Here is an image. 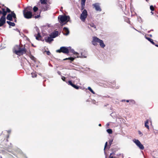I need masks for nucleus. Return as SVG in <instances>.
I'll use <instances>...</instances> for the list:
<instances>
[{
	"mask_svg": "<svg viewBox=\"0 0 158 158\" xmlns=\"http://www.w3.org/2000/svg\"><path fill=\"white\" fill-rule=\"evenodd\" d=\"M70 19L69 15H60L58 17V20L62 26L68 22H70Z\"/></svg>",
	"mask_w": 158,
	"mask_h": 158,
	"instance_id": "1",
	"label": "nucleus"
},
{
	"mask_svg": "<svg viewBox=\"0 0 158 158\" xmlns=\"http://www.w3.org/2000/svg\"><path fill=\"white\" fill-rule=\"evenodd\" d=\"M2 143H4L3 144V147L4 148L6 149L8 152L13 154L15 156H16L13 153L12 151H9V149H11L13 147L12 144L11 143H9L7 139H4L2 142Z\"/></svg>",
	"mask_w": 158,
	"mask_h": 158,
	"instance_id": "2",
	"label": "nucleus"
},
{
	"mask_svg": "<svg viewBox=\"0 0 158 158\" xmlns=\"http://www.w3.org/2000/svg\"><path fill=\"white\" fill-rule=\"evenodd\" d=\"M14 52L17 55H23L26 53V50L24 48H21L19 46L16 45L14 48Z\"/></svg>",
	"mask_w": 158,
	"mask_h": 158,
	"instance_id": "3",
	"label": "nucleus"
},
{
	"mask_svg": "<svg viewBox=\"0 0 158 158\" xmlns=\"http://www.w3.org/2000/svg\"><path fill=\"white\" fill-rule=\"evenodd\" d=\"M56 52L58 53L62 52L67 54L69 53V50L68 47L62 46L61 47L60 49L56 50Z\"/></svg>",
	"mask_w": 158,
	"mask_h": 158,
	"instance_id": "4",
	"label": "nucleus"
},
{
	"mask_svg": "<svg viewBox=\"0 0 158 158\" xmlns=\"http://www.w3.org/2000/svg\"><path fill=\"white\" fill-rule=\"evenodd\" d=\"M88 15L87 11L86 9H84L82 11L80 16V19L83 22H84Z\"/></svg>",
	"mask_w": 158,
	"mask_h": 158,
	"instance_id": "5",
	"label": "nucleus"
},
{
	"mask_svg": "<svg viewBox=\"0 0 158 158\" xmlns=\"http://www.w3.org/2000/svg\"><path fill=\"white\" fill-rule=\"evenodd\" d=\"M23 14L24 17L27 19L31 18L32 16V12L28 10H23Z\"/></svg>",
	"mask_w": 158,
	"mask_h": 158,
	"instance_id": "6",
	"label": "nucleus"
},
{
	"mask_svg": "<svg viewBox=\"0 0 158 158\" xmlns=\"http://www.w3.org/2000/svg\"><path fill=\"white\" fill-rule=\"evenodd\" d=\"M133 141L140 150H143L144 149V147L143 145L141 144L138 139H133Z\"/></svg>",
	"mask_w": 158,
	"mask_h": 158,
	"instance_id": "7",
	"label": "nucleus"
},
{
	"mask_svg": "<svg viewBox=\"0 0 158 158\" xmlns=\"http://www.w3.org/2000/svg\"><path fill=\"white\" fill-rule=\"evenodd\" d=\"M15 14L14 11H11V13L7 15L6 16V19L10 21H13V18H15Z\"/></svg>",
	"mask_w": 158,
	"mask_h": 158,
	"instance_id": "8",
	"label": "nucleus"
},
{
	"mask_svg": "<svg viewBox=\"0 0 158 158\" xmlns=\"http://www.w3.org/2000/svg\"><path fill=\"white\" fill-rule=\"evenodd\" d=\"M100 4L99 3H96L93 4L94 7L97 11H101L102 9L100 6Z\"/></svg>",
	"mask_w": 158,
	"mask_h": 158,
	"instance_id": "9",
	"label": "nucleus"
},
{
	"mask_svg": "<svg viewBox=\"0 0 158 158\" xmlns=\"http://www.w3.org/2000/svg\"><path fill=\"white\" fill-rule=\"evenodd\" d=\"M87 53L85 52H81L80 54L79 53L77 56V58H86L87 56Z\"/></svg>",
	"mask_w": 158,
	"mask_h": 158,
	"instance_id": "10",
	"label": "nucleus"
},
{
	"mask_svg": "<svg viewBox=\"0 0 158 158\" xmlns=\"http://www.w3.org/2000/svg\"><path fill=\"white\" fill-rule=\"evenodd\" d=\"M44 40L46 42L50 44L54 40L53 39L51 36L49 35V36L46 37L44 38Z\"/></svg>",
	"mask_w": 158,
	"mask_h": 158,
	"instance_id": "11",
	"label": "nucleus"
},
{
	"mask_svg": "<svg viewBox=\"0 0 158 158\" xmlns=\"http://www.w3.org/2000/svg\"><path fill=\"white\" fill-rule=\"evenodd\" d=\"M58 31H55L53 32H52L49 35L51 36L52 38L53 39L58 36Z\"/></svg>",
	"mask_w": 158,
	"mask_h": 158,
	"instance_id": "12",
	"label": "nucleus"
},
{
	"mask_svg": "<svg viewBox=\"0 0 158 158\" xmlns=\"http://www.w3.org/2000/svg\"><path fill=\"white\" fill-rule=\"evenodd\" d=\"M98 38L96 36L93 37V40L92 41V44L94 46H96L97 45V43H98Z\"/></svg>",
	"mask_w": 158,
	"mask_h": 158,
	"instance_id": "13",
	"label": "nucleus"
},
{
	"mask_svg": "<svg viewBox=\"0 0 158 158\" xmlns=\"http://www.w3.org/2000/svg\"><path fill=\"white\" fill-rule=\"evenodd\" d=\"M68 84L69 85H71L75 89H79V86L77 85L74 84H73L72 81L69 80L68 82Z\"/></svg>",
	"mask_w": 158,
	"mask_h": 158,
	"instance_id": "14",
	"label": "nucleus"
},
{
	"mask_svg": "<svg viewBox=\"0 0 158 158\" xmlns=\"http://www.w3.org/2000/svg\"><path fill=\"white\" fill-rule=\"evenodd\" d=\"M63 34L65 35H68L69 33V29L67 27H64L63 28Z\"/></svg>",
	"mask_w": 158,
	"mask_h": 158,
	"instance_id": "15",
	"label": "nucleus"
},
{
	"mask_svg": "<svg viewBox=\"0 0 158 158\" xmlns=\"http://www.w3.org/2000/svg\"><path fill=\"white\" fill-rule=\"evenodd\" d=\"M2 11H1V14H2L3 15L1 17V18L6 19V15L7 13L6 11L5 10V9L4 8H2Z\"/></svg>",
	"mask_w": 158,
	"mask_h": 158,
	"instance_id": "16",
	"label": "nucleus"
},
{
	"mask_svg": "<svg viewBox=\"0 0 158 158\" xmlns=\"http://www.w3.org/2000/svg\"><path fill=\"white\" fill-rule=\"evenodd\" d=\"M6 22V19L1 18H0V27L3 26Z\"/></svg>",
	"mask_w": 158,
	"mask_h": 158,
	"instance_id": "17",
	"label": "nucleus"
},
{
	"mask_svg": "<svg viewBox=\"0 0 158 158\" xmlns=\"http://www.w3.org/2000/svg\"><path fill=\"white\" fill-rule=\"evenodd\" d=\"M98 43H99L100 47L102 48H104L105 46V45L104 44L103 40L100 39L98 38Z\"/></svg>",
	"mask_w": 158,
	"mask_h": 158,
	"instance_id": "18",
	"label": "nucleus"
},
{
	"mask_svg": "<svg viewBox=\"0 0 158 158\" xmlns=\"http://www.w3.org/2000/svg\"><path fill=\"white\" fill-rule=\"evenodd\" d=\"M68 48H69V51L72 53H73V54L77 56V54H78V53L77 52H76L74 51V50L73 49L71 48V47H69Z\"/></svg>",
	"mask_w": 158,
	"mask_h": 158,
	"instance_id": "19",
	"label": "nucleus"
},
{
	"mask_svg": "<svg viewBox=\"0 0 158 158\" xmlns=\"http://www.w3.org/2000/svg\"><path fill=\"white\" fill-rule=\"evenodd\" d=\"M115 156L116 158H123V154L121 153L116 154Z\"/></svg>",
	"mask_w": 158,
	"mask_h": 158,
	"instance_id": "20",
	"label": "nucleus"
},
{
	"mask_svg": "<svg viewBox=\"0 0 158 158\" xmlns=\"http://www.w3.org/2000/svg\"><path fill=\"white\" fill-rule=\"evenodd\" d=\"M145 37L146 39L147 40H148L149 41H150L152 44L153 45H155V43L153 42V41L152 39L147 37L146 36H145Z\"/></svg>",
	"mask_w": 158,
	"mask_h": 158,
	"instance_id": "21",
	"label": "nucleus"
},
{
	"mask_svg": "<svg viewBox=\"0 0 158 158\" xmlns=\"http://www.w3.org/2000/svg\"><path fill=\"white\" fill-rule=\"evenodd\" d=\"M75 58H76L75 57L74 58V57H69L68 58H66L64 59L63 60H70L71 61H72L75 59Z\"/></svg>",
	"mask_w": 158,
	"mask_h": 158,
	"instance_id": "22",
	"label": "nucleus"
},
{
	"mask_svg": "<svg viewBox=\"0 0 158 158\" xmlns=\"http://www.w3.org/2000/svg\"><path fill=\"white\" fill-rule=\"evenodd\" d=\"M148 120H147L145 122V127H146L147 128L149 129V127L148 125Z\"/></svg>",
	"mask_w": 158,
	"mask_h": 158,
	"instance_id": "23",
	"label": "nucleus"
},
{
	"mask_svg": "<svg viewBox=\"0 0 158 158\" xmlns=\"http://www.w3.org/2000/svg\"><path fill=\"white\" fill-rule=\"evenodd\" d=\"M91 27H93L94 29L96 28V27L94 24L93 23H91L89 24Z\"/></svg>",
	"mask_w": 158,
	"mask_h": 158,
	"instance_id": "24",
	"label": "nucleus"
},
{
	"mask_svg": "<svg viewBox=\"0 0 158 158\" xmlns=\"http://www.w3.org/2000/svg\"><path fill=\"white\" fill-rule=\"evenodd\" d=\"M41 36L40 32H38L37 33V36H35V38L37 40H39V38H41Z\"/></svg>",
	"mask_w": 158,
	"mask_h": 158,
	"instance_id": "25",
	"label": "nucleus"
},
{
	"mask_svg": "<svg viewBox=\"0 0 158 158\" xmlns=\"http://www.w3.org/2000/svg\"><path fill=\"white\" fill-rule=\"evenodd\" d=\"M24 10H28L29 11H31L32 10V7L31 6H28Z\"/></svg>",
	"mask_w": 158,
	"mask_h": 158,
	"instance_id": "26",
	"label": "nucleus"
},
{
	"mask_svg": "<svg viewBox=\"0 0 158 158\" xmlns=\"http://www.w3.org/2000/svg\"><path fill=\"white\" fill-rule=\"evenodd\" d=\"M88 89L93 94H95V92L90 87H88Z\"/></svg>",
	"mask_w": 158,
	"mask_h": 158,
	"instance_id": "27",
	"label": "nucleus"
},
{
	"mask_svg": "<svg viewBox=\"0 0 158 158\" xmlns=\"http://www.w3.org/2000/svg\"><path fill=\"white\" fill-rule=\"evenodd\" d=\"M135 104V101L133 99L130 100L129 104L130 105H133Z\"/></svg>",
	"mask_w": 158,
	"mask_h": 158,
	"instance_id": "28",
	"label": "nucleus"
},
{
	"mask_svg": "<svg viewBox=\"0 0 158 158\" xmlns=\"http://www.w3.org/2000/svg\"><path fill=\"white\" fill-rule=\"evenodd\" d=\"M47 0H40V2L42 4H46Z\"/></svg>",
	"mask_w": 158,
	"mask_h": 158,
	"instance_id": "29",
	"label": "nucleus"
},
{
	"mask_svg": "<svg viewBox=\"0 0 158 158\" xmlns=\"http://www.w3.org/2000/svg\"><path fill=\"white\" fill-rule=\"evenodd\" d=\"M107 132L109 134H111L112 133V131L111 129H108L106 130Z\"/></svg>",
	"mask_w": 158,
	"mask_h": 158,
	"instance_id": "30",
	"label": "nucleus"
},
{
	"mask_svg": "<svg viewBox=\"0 0 158 158\" xmlns=\"http://www.w3.org/2000/svg\"><path fill=\"white\" fill-rule=\"evenodd\" d=\"M107 145H108V143L107 142H106L105 143L104 149V154L105 155H106V151H105V149L106 148V147L107 146Z\"/></svg>",
	"mask_w": 158,
	"mask_h": 158,
	"instance_id": "31",
	"label": "nucleus"
},
{
	"mask_svg": "<svg viewBox=\"0 0 158 158\" xmlns=\"http://www.w3.org/2000/svg\"><path fill=\"white\" fill-rule=\"evenodd\" d=\"M38 10V8L35 6H34L33 8V10L34 12H36Z\"/></svg>",
	"mask_w": 158,
	"mask_h": 158,
	"instance_id": "32",
	"label": "nucleus"
},
{
	"mask_svg": "<svg viewBox=\"0 0 158 158\" xmlns=\"http://www.w3.org/2000/svg\"><path fill=\"white\" fill-rule=\"evenodd\" d=\"M15 26V23H14L13 22H11L10 23V24L9 25V27L10 28L11 27L10 26L14 27Z\"/></svg>",
	"mask_w": 158,
	"mask_h": 158,
	"instance_id": "33",
	"label": "nucleus"
},
{
	"mask_svg": "<svg viewBox=\"0 0 158 158\" xmlns=\"http://www.w3.org/2000/svg\"><path fill=\"white\" fill-rule=\"evenodd\" d=\"M45 7L44 8V10L43 11H46L47 10L48 8V5L47 4H45Z\"/></svg>",
	"mask_w": 158,
	"mask_h": 158,
	"instance_id": "34",
	"label": "nucleus"
},
{
	"mask_svg": "<svg viewBox=\"0 0 158 158\" xmlns=\"http://www.w3.org/2000/svg\"><path fill=\"white\" fill-rule=\"evenodd\" d=\"M85 3H84V4H83L82 2H81V10H84V9L85 8Z\"/></svg>",
	"mask_w": 158,
	"mask_h": 158,
	"instance_id": "35",
	"label": "nucleus"
},
{
	"mask_svg": "<svg viewBox=\"0 0 158 158\" xmlns=\"http://www.w3.org/2000/svg\"><path fill=\"white\" fill-rule=\"evenodd\" d=\"M111 149L112 151H114L115 152H116L118 151V148H112Z\"/></svg>",
	"mask_w": 158,
	"mask_h": 158,
	"instance_id": "36",
	"label": "nucleus"
},
{
	"mask_svg": "<svg viewBox=\"0 0 158 158\" xmlns=\"http://www.w3.org/2000/svg\"><path fill=\"white\" fill-rule=\"evenodd\" d=\"M61 79L63 81L66 82V83L68 84V82L66 81V77H65L61 76Z\"/></svg>",
	"mask_w": 158,
	"mask_h": 158,
	"instance_id": "37",
	"label": "nucleus"
},
{
	"mask_svg": "<svg viewBox=\"0 0 158 158\" xmlns=\"http://www.w3.org/2000/svg\"><path fill=\"white\" fill-rule=\"evenodd\" d=\"M150 8L152 11H153L154 10V8L152 5H151L150 6Z\"/></svg>",
	"mask_w": 158,
	"mask_h": 158,
	"instance_id": "38",
	"label": "nucleus"
},
{
	"mask_svg": "<svg viewBox=\"0 0 158 158\" xmlns=\"http://www.w3.org/2000/svg\"><path fill=\"white\" fill-rule=\"evenodd\" d=\"M31 76H32V77H36V76H37V75L35 73H31Z\"/></svg>",
	"mask_w": 158,
	"mask_h": 158,
	"instance_id": "39",
	"label": "nucleus"
},
{
	"mask_svg": "<svg viewBox=\"0 0 158 158\" xmlns=\"http://www.w3.org/2000/svg\"><path fill=\"white\" fill-rule=\"evenodd\" d=\"M115 153H116V152H114L112 151V152L110 153L109 156H113V155H115L116 156V154H115Z\"/></svg>",
	"mask_w": 158,
	"mask_h": 158,
	"instance_id": "40",
	"label": "nucleus"
},
{
	"mask_svg": "<svg viewBox=\"0 0 158 158\" xmlns=\"http://www.w3.org/2000/svg\"><path fill=\"white\" fill-rule=\"evenodd\" d=\"M6 13H10V12H11V11L10 10L8 7H6Z\"/></svg>",
	"mask_w": 158,
	"mask_h": 158,
	"instance_id": "41",
	"label": "nucleus"
},
{
	"mask_svg": "<svg viewBox=\"0 0 158 158\" xmlns=\"http://www.w3.org/2000/svg\"><path fill=\"white\" fill-rule=\"evenodd\" d=\"M138 133L140 135V136H143V134L140 131H138Z\"/></svg>",
	"mask_w": 158,
	"mask_h": 158,
	"instance_id": "42",
	"label": "nucleus"
},
{
	"mask_svg": "<svg viewBox=\"0 0 158 158\" xmlns=\"http://www.w3.org/2000/svg\"><path fill=\"white\" fill-rule=\"evenodd\" d=\"M113 142V140H109V144L110 145V146H111L112 143V142Z\"/></svg>",
	"mask_w": 158,
	"mask_h": 158,
	"instance_id": "43",
	"label": "nucleus"
},
{
	"mask_svg": "<svg viewBox=\"0 0 158 158\" xmlns=\"http://www.w3.org/2000/svg\"><path fill=\"white\" fill-rule=\"evenodd\" d=\"M45 52H46L47 53V55H50V54H51V53L50 52H49V51H45Z\"/></svg>",
	"mask_w": 158,
	"mask_h": 158,
	"instance_id": "44",
	"label": "nucleus"
},
{
	"mask_svg": "<svg viewBox=\"0 0 158 158\" xmlns=\"http://www.w3.org/2000/svg\"><path fill=\"white\" fill-rule=\"evenodd\" d=\"M31 60H34L35 59V58L33 56H32L31 57Z\"/></svg>",
	"mask_w": 158,
	"mask_h": 158,
	"instance_id": "45",
	"label": "nucleus"
},
{
	"mask_svg": "<svg viewBox=\"0 0 158 158\" xmlns=\"http://www.w3.org/2000/svg\"><path fill=\"white\" fill-rule=\"evenodd\" d=\"M40 16V15H37L36 16H35V19H37V18H39Z\"/></svg>",
	"mask_w": 158,
	"mask_h": 158,
	"instance_id": "46",
	"label": "nucleus"
},
{
	"mask_svg": "<svg viewBox=\"0 0 158 158\" xmlns=\"http://www.w3.org/2000/svg\"><path fill=\"white\" fill-rule=\"evenodd\" d=\"M14 30L16 31H17V32H18L19 33H20V31L17 28H16L15 29H14Z\"/></svg>",
	"mask_w": 158,
	"mask_h": 158,
	"instance_id": "47",
	"label": "nucleus"
},
{
	"mask_svg": "<svg viewBox=\"0 0 158 158\" xmlns=\"http://www.w3.org/2000/svg\"><path fill=\"white\" fill-rule=\"evenodd\" d=\"M14 19V21L16 23L17 22V18L16 15H15V18H13Z\"/></svg>",
	"mask_w": 158,
	"mask_h": 158,
	"instance_id": "48",
	"label": "nucleus"
},
{
	"mask_svg": "<svg viewBox=\"0 0 158 158\" xmlns=\"http://www.w3.org/2000/svg\"><path fill=\"white\" fill-rule=\"evenodd\" d=\"M57 73L58 74L60 75L61 76H62L61 75V73L59 71H57Z\"/></svg>",
	"mask_w": 158,
	"mask_h": 158,
	"instance_id": "49",
	"label": "nucleus"
},
{
	"mask_svg": "<svg viewBox=\"0 0 158 158\" xmlns=\"http://www.w3.org/2000/svg\"><path fill=\"white\" fill-rule=\"evenodd\" d=\"M86 0H81V2H82L83 4H84V3H85Z\"/></svg>",
	"mask_w": 158,
	"mask_h": 158,
	"instance_id": "50",
	"label": "nucleus"
},
{
	"mask_svg": "<svg viewBox=\"0 0 158 158\" xmlns=\"http://www.w3.org/2000/svg\"><path fill=\"white\" fill-rule=\"evenodd\" d=\"M36 31L37 32V33H38V32H40L39 29L37 27H36Z\"/></svg>",
	"mask_w": 158,
	"mask_h": 158,
	"instance_id": "51",
	"label": "nucleus"
},
{
	"mask_svg": "<svg viewBox=\"0 0 158 158\" xmlns=\"http://www.w3.org/2000/svg\"><path fill=\"white\" fill-rule=\"evenodd\" d=\"M109 158H116L115 157V156H109Z\"/></svg>",
	"mask_w": 158,
	"mask_h": 158,
	"instance_id": "52",
	"label": "nucleus"
},
{
	"mask_svg": "<svg viewBox=\"0 0 158 158\" xmlns=\"http://www.w3.org/2000/svg\"><path fill=\"white\" fill-rule=\"evenodd\" d=\"M7 131V133L9 134H10L11 131V130H7V131Z\"/></svg>",
	"mask_w": 158,
	"mask_h": 158,
	"instance_id": "53",
	"label": "nucleus"
},
{
	"mask_svg": "<svg viewBox=\"0 0 158 158\" xmlns=\"http://www.w3.org/2000/svg\"><path fill=\"white\" fill-rule=\"evenodd\" d=\"M132 28H133L136 31H138V32H140V33L141 32L140 31H138V30H137V29H135L134 27H132Z\"/></svg>",
	"mask_w": 158,
	"mask_h": 158,
	"instance_id": "54",
	"label": "nucleus"
},
{
	"mask_svg": "<svg viewBox=\"0 0 158 158\" xmlns=\"http://www.w3.org/2000/svg\"><path fill=\"white\" fill-rule=\"evenodd\" d=\"M10 22H11L10 21H6L7 23L9 25H10Z\"/></svg>",
	"mask_w": 158,
	"mask_h": 158,
	"instance_id": "55",
	"label": "nucleus"
},
{
	"mask_svg": "<svg viewBox=\"0 0 158 158\" xmlns=\"http://www.w3.org/2000/svg\"><path fill=\"white\" fill-rule=\"evenodd\" d=\"M126 101L127 102H130V100H126Z\"/></svg>",
	"mask_w": 158,
	"mask_h": 158,
	"instance_id": "56",
	"label": "nucleus"
},
{
	"mask_svg": "<svg viewBox=\"0 0 158 158\" xmlns=\"http://www.w3.org/2000/svg\"><path fill=\"white\" fill-rule=\"evenodd\" d=\"M9 135H6V138L7 139L9 138Z\"/></svg>",
	"mask_w": 158,
	"mask_h": 158,
	"instance_id": "57",
	"label": "nucleus"
},
{
	"mask_svg": "<svg viewBox=\"0 0 158 158\" xmlns=\"http://www.w3.org/2000/svg\"><path fill=\"white\" fill-rule=\"evenodd\" d=\"M126 101V100H125V99H123V100H122L121 101L122 102H125V101Z\"/></svg>",
	"mask_w": 158,
	"mask_h": 158,
	"instance_id": "58",
	"label": "nucleus"
},
{
	"mask_svg": "<svg viewBox=\"0 0 158 158\" xmlns=\"http://www.w3.org/2000/svg\"><path fill=\"white\" fill-rule=\"evenodd\" d=\"M18 152H19V153L21 152V151L20 149H18Z\"/></svg>",
	"mask_w": 158,
	"mask_h": 158,
	"instance_id": "59",
	"label": "nucleus"
},
{
	"mask_svg": "<svg viewBox=\"0 0 158 158\" xmlns=\"http://www.w3.org/2000/svg\"><path fill=\"white\" fill-rule=\"evenodd\" d=\"M49 65L51 67H52V65L50 64H49Z\"/></svg>",
	"mask_w": 158,
	"mask_h": 158,
	"instance_id": "60",
	"label": "nucleus"
},
{
	"mask_svg": "<svg viewBox=\"0 0 158 158\" xmlns=\"http://www.w3.org/2000/svg\"><path fill=\"white\" fill-rule=\"evenodd\" d=\"M119 88V86H116V87H115V89H118Z\"/></svg>",
	"mask_w": 158,
	"mask_h": 158,
	"instance_id": "61",
	"label": "nucleus"
},
{
	"mask_svg": "<svg viewBox=\"0 0 158 158\" xmlns=\"http://www.w3.org/2000/svg\"><path fill=\"white\" fill-rule=\"evenodd\" d=\"M158 47V44H155L154 45Z\"/></svg>",
	"mask_w": 158,
	"mask_h": 158,
	"instance_id": "62",
	"label": "nucleus"
},
{
	"mask_svg": "<svg viewBox=\"0 0 158 158\" xmlns=\"http://www.w3.org/2000/svg\"><path fill=\"white\" fill-rule=\"evenodd\" d=\"M98 126H100V127L101 126H102L101 124H100H100H99V125H98Z\"/></svg>",
	"mask_w": 158,
	"mask_h": 158,
	"instance_id": "63",
	"label": "nucleus"
},
{
	"mask_svg": "<svg viewBox=\"0 0 158 158\" xmlns=\"http://www.w3.org/2000/svg\"><path fill=\"white\" fill-rule=\"evenodd\" d=\"M151 13L152 14H153V13L152 12V11H151Z\"/></svg>",
	"mask_w": 158,
	"mask_h": 158,
	"instance_id": "64",
	"label": "nucleus"
}]
</instances>
